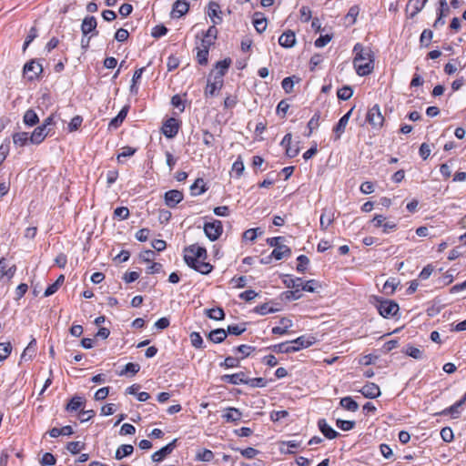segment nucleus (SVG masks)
<instances>
[{
	"label": "nucleus",
	"instance_id": "f257e3e1",
	"mask_svg": "<svg viewBox=\"0 0 466 466\" xmlns=\"http://www.w3.org/2000/svg\"><path fill=\"white\" fill-rule=\"evenodd\" d=\"M207 257V249L197 244L184 248L185 263L203 275H208L213 270V266L208 262H205Z\"/></svg>",
	"mask_w": 466,
	"mask_h": 466
},
{
	"label": "nucleus",
	"instance_id": "f03ea898",
	"mask_svg": "<svg viewBox=\"0 0 466 466\" xmlns=\"http://www.w3.org/2000/svg\"><path fill=\"white\" fill-rule=\"evenodd\" d=\"M353 52L355 53L353 64L358 75H369L373 69V55L371 50L363 47L360 44H356Z\"/></svg>",
	"mask_w": 466,
	"mask_h": 466
},
{
	"label": "nucleus",
	"instance_id": "7ed1b4c3",
	"mask_svg": "<svg viewBox=\"0 0 466 466\" xmlns=\"http://www.w3.org/2000/svg\"><path fill=\"white\" fill-rule=\"evenodd\" d=\"M231 65L230 58H225L224 60L217 62L214 69L210 72L207 87H217L218 84L222 83V77L227 73L228 67Z\"/></svg>",
	"mask_w": 466,
	"mask_h": 466
},
{
	"label": "nucleus",
	"instance_id": "20e7f679",
	"mask_svg": "<svg viewBox=\"0 0 466 466\" xmlns=\"http://www.w3.org/2000/svg\"><path fill=\"white\" fill-rule=\"evenodd\" d=\"M376 300L378 311L383 318L393 317L399 310V305L393 300L380 299H376Z\"/></svg>",
	"mask_w": 466,
	"mask_h": 466
},
{
	"label": "nucleus",
	"instance_id": "39448f33",
	"mask_svg": "<svg viewBox=\"0 0 466 466\" xmlns=\"http://www.w3.org/2000/svg\"><path fill=\"white\" fill-rule=\"evenodd\" d=\"M43 73V66L38 59H32L24 66V77L28 80H34Z\"/></svg>",
	"mask_w": 466,
	"mask_h": 466
},
{
	"label": "nucleus",
	"instance_id": "423d86ee",
	"mask_svg": "<svg viewBox=\"0 0 466 466\" xmlns=\"http://www.w3.org/2000/svg\"><path fill=\"white\" fill-rule=\"evenodd\" d=\"M366 120L375 129H380L382 127L384 123V116H382L380 106L378 104H375L368 110Z\"/></svg>",
	"mask_w": 466,
	"mask_h": 466
},
{
	"label": "nucleus",
	"instance_id": "0eeeda50",
	"mask_svg": "<svg viewBox=\"0 0 466 466\" xmlns=\"http://www.w3.org/2000/svg\"><path fill=\"white\" fill-rule=\"evenodd\" d=\"M204 232L207 238L211 240L215 241L219 238V237L223 233V226L221 221L214 219L211 222H206L204 224Z\"/></svg>",
	"mask_w": 466,
	"mask_h": 466
},
{
	"label": "nucleus",
	"instance_id": "6e6552de",
	"mask_svg": "<svg viewBox=\"0 0 466 466\" xmlns=\"http://www.w3.org/2000/svg\"><path fill=\"white\" fill-rule=\"evenodd\" d=\"M177 439H174L171 442L154 452L151 456L152 461L155 462H160L165 460L177 447Z\"/></svg>",
	"mask_w": 466,
	"mask_h": 466
},
{
	"label": "nucleus",
	"instance_id": "1a4fd4ad",
	"mask_svg": "<svg viewBox=\"0 0 466 466\" xmlns=\"http://www.w3.org/2000/svg\"><path fill=\"white\" fill-rule=\"evenodd\" d=\"M179 129L178 121L174 117L167 119L162 127V133L167 138H173L177 136Z\"/></svg>",
	"mask_w": 466,
	"mask_h": 466
},
{
	"label": "nucleus",
	"instance_id": "9d476101",
	"mask_svg": "<svg viewBox=\"0 0 466 466\" xmlns=\"http://www.w3.org/2000/svg\"><path fill=\"white\" fill-rule=\"evenodd\" d=\"M353 107L350 108L344 116H342L336 124V126L333 127L334 140L340 139L341 135L344 133L346 127L349 123Z\"/></svg>",
	"mask_w": 466,
	"mask_h": 466
},
{
	"label": "nucleus",
	"instance_id": "9b49d317",
	"mask_svg": "<svg viewBox=\"0 0 466 466\" xmlns=\"http://www.w3.org/2000/svg\"><path fill=\"white\" fill-rule=\"evenodd\" d=\"M183 193L177 189H171L165 193L164 199L165 204L168 208H175L178 203L183 200Z\"/></svg>",
	"mask_w": 466,
	"mask_h": 466
},
{
	"label": "nucleus",
	"instance_id": "f8f14e48",
	"mask_svg": "<svg viewBox=\"0 0 466 466\" xmlns=\"http://www.w3.org/2000/svg\"><path fill=\"white\" fill-rule=\"evenodd\" d=\"M97 22L96 17L94 16H86L83 19L81 25V31L83 35L86 36L89 33H92V35H97L98 31L96 30Z\"/></svg>",
	"mask_w": 466,
	"mask_h": 466
},
{
	"label": "nucleus",
	"instance_id": "ddd939ff",
	"mask_svg": "<svg viewBox=\"0 0 466 466\" xmlns=\"http://www.w3.org/2000/svg\"><path fill=\"white\" fill-rule=\"evenodd\" d=\"M189 9V4L187 0H177L172 6L171 16L179 18L186 15Z\"/></svg>",
	"mask_w": 466,
	"mask_h": 466
},
{
	"label": "nucleus",
	"instance_id": "4468645a",
	"mask_svg": "<svg viewBox=\"0 0 466 466\" xmlns=\"http://www.w3.org/2000/svg\"><path fill=\"white\" fill-rule=\"evenodd\" d=\"M427 2L428 0H410L406 5V12L413 18L423 9Z\"/></svg>",
	"mask_w": 466,
	"mask_h": 466
},
{
	"label": "nucleus",
	"instance_id": "2eb2a0df",
	"mask_svg": "<svg viewBox=\"0 0 466 466\" xmlns=\"http://www.w3.org/2000/svg\"><path fill=\"white\" fill-rule=\"evenodd\" d=\"M315 342L316 339L313 336H300L291 341V343L295 344L294 346H292V348H294L295 350V352L302 349H306L313 345Z\"/></svg>",
	"mask_w": 466,
	"mask_h": 466
},
{
	"label": "nucleus",
	"instance_id": "dca6fc26",
	"mask_svg": "<svg viewBox=\"0 0 466 466\" xmlns=\"http://www.w3.org/2000/svg\"><path fill=\"white\" fill-rule=\"evenodd\" d=\"M360 392L364 397L369 398V399H376V398H378L380 395V387L377 384L373 383V382H369V383L365 384L361 388Z\"/></svg>",
	"mask_w": 466,
	"mask_h": 466
},
{
	"label": "nucleus",
	"instance_id": "f3484780",
	"mask_svg": "<svg viewBox=\"0 0 466 466\" xmlns=\"http://www.w3.org/2000/svg\"><path fill=\"white\" fill-rule=\"evenodd\" d=\"M49 130H46L45 126H39L35 128L30 136V143L39 145L47 137Z\"/></svg>",
	"mask_w": 466,
	"mask_h": 466
},
{
	"label": "nucleus",
	"instance_id": "a211bd4d",
	"mask_svg": "<svg viewBox=\"0 0 466 466\" xmlns=\"http://www.w3.org/2000/svg\"><path fill=\"white\" fill-rule=\"evenodd\" d=\"M318 427L322 434L329 440H333L339 436V432L330 427L325 419L319 420Z\"/></svg>",
	"mask_w": 466,
	"mask_h": 466
},
{
	"label": "nucleus",
	"instance_id": "6ab92c4d",
	"mask_svg": "<svg viewBox=\"0 0 466 466\" xmlns=\"http://www.w3.org/2000/svg\"><path fill=\"white\" fill-rule=\"evenodd\" d=\"M222 381L232 384H246L247 377L244 372L240 371L235 374H226L221 377Z\"/></svg>",
	"mask_w": 466,
	"mask_h": 466
},
{
	"label": "nucleus",
	"instance_id": "aec40b11",
	"mask_svg": "<svg viewBox=\"0 0 466 466\" xmlns=\"http://www.w3.org/2000/svg\"><path fill=\"white\" fill-rule=\"evenodd\" d=\"M217 36L218 29L215 26V25H211L206 32L203 39L201 40V46L205 48H209L212 45H214Z\"/></svg>",
	"mask_w": 466,
	"mask_h": 466
},
{
	"label": "nucleus",
	"instance_id": "412c9836",
	"mask_svg": "<svg viewBox=\"0 0 466 466\" xmlns=\"http://www.w3.org/2000/svg\"><path fill=\"white\" fill-rule=\"evenodd\" d=\"M222 418L227 422H238L242 418L241 411L234 407H229L225 410V412L222 414Z\"/></svg>",
	"mask_w": 466,
	"mask_h": 466
},
{
	"label": "nucleus",
	"instance_id": "4be33fe9",
	"mask_svg": "<svg viewBox=\"0 0 466 466\" xmlns=\"http://www.w3.org/2000/svg\"><path fill=\"white\" fill-rule=\"evenodd\" d=\"M296 43L295 33L291 30L284 32L279 38V44L286 48L292 47Z\"/></svg>",
	"mask_w": 466,
	"mask_h": 466
},
{
	"label": "nucleus",
	"instance_id": "5701e85b",
	"mask_svg": "<svg viewBox=\"0 0 466 466\" xmlns=\"http://www.w3.org/2000/svg\"><path fill=\"white\" fill-rule=\"evenodd\" d=\"M86 403V400L81 396H74L67 403L66 410L69 412L76 411L79 409H83Z\"/></svg>",
	"mask_w": 466,
	"mask_h": 466
},
{
	"label": "nucleus",
	"instance_id": "b1692460",
	"mask_svg": "<svg viewBox=\"0 0 466 466\" xmlns=\"http://www.w3.org/2000/svg\"><path fill=\"white\" fill-rule=\"evenodd\" d=\"M253 25L258 33H262L267 28V18L260 12H256L253 16Z\"/></svg>",
	"mask_w": 466,
	"mask_h": 466
},
{
	"label": "nucleus",
	"instance_id": "393cba45",
	"mask_svg": "<svg viewBox=\"0 0 466 466\" xmlns=\"http://www.w3.org/2000/svg\"><path fill=\"white\" fill-rule=\"evenodd\" d=\"M35 351H36V340L35 339H33L27 345V347L24 350V351L21 355V358H20V361L31 360L33 359V357L35 355Z\"/></svg>",
	"mask_w": 466,
	"mask_h": 466
},
{
	"label": "nucleus",
	"instance_id": "a878e982",
	"mask_svg": "<svg viewBox=\"0 0 466 466\" xmlns=\"http://www.w3.org/2000/svg\"><path fill=\"white\" fill-rule=\"evenodd\" d=\"M461 408V406L460 405V403H458L456 401L451 406L444 409L443 410L436 413L435 415H440V416L451 415L452 418L458 419V418H460V416L461 414V411L460 410Z\"/></svg>",
	"mask_w": 466,
	"mask_h": 466
},
{
	"label": "nucleus",
	"instance_id": "bb28decb",
	"mask_svg": "<svg viewBox=\"0 0 466 466\" xmlns=\"http://www.w3.org/2000/svg\"><path fill=\"white\" fill-rule=\"evenodd\" d=\"M226 338L227 332L224 329H213L208 335V339L213 343H221L226 339Z\"/></svg>",
	"mask_w": 466,
	"mask_h": 466
},
{
	"label": "nucleus",
	"instance_id": "cd10ccee",
	"mask_svg": "<svg viewBox=\"0 0 466 466\" xmlns=\"http://www.w3.org/2000/svg\"><path fill=\"white\" fill-rule=\"evenodd\" d=\"M290 255H291V249L284 244L281 246H278L271 252V257L276 258L277 260H280L283 258L289 257Z\"/></svg>",
	"mask_w": 466,
	"mask_h": 466
},
{
	"label": "nucleus",
	"instance_id": "c85d7f7f",
	"mask_svg": "<svg viewBox=\"0 0 466 466\" xmlns=\"http://www.w3.org/2000/svg\"><path fill=\"white\" fill-rule=\"evenodd\" d=\"M220 6L216 2H210L208 4V16L212 19L214 25L221 22L222 18L218 15Z\"/></svg>",
	"mask_w": 466,
	"mask_h": 466
},
{
	"label": "nucleus",
	"instance_id": "c756f323",
	"mask_svg": "<svg viewBox=\"0 0 466 466\" xmlns=\"http://www.w3.org/2000/svg\"><path fill=\"white\" fill-rule=\"evenodd\" d=\"M207 191V187L204 179L199 177L197 178L194 184L190 187V192L192 196H198Z\"/></svg>",
	"mask_w": 466,
	"mask_h": 466
},
{
	"label": "nucleus",
	"instance_id": "7c9ffc66",
	"mask_svg": "<svg viewBox=\"0 0 466 466\" xmlns=\"http://www.w3.org/2000/svg\"><path fill=\"white\" fill-rule=\"evenodd\" d=\"M23 121L28 127H34L39 122V117L35 110L28 109L24 115Z\"/></svg>",
	"mask_w": 466,
	"mask_h": 466
},
{
	"label": "nucleus",
	"instance_id": "2f4dec72",
	"mask_svg": "<svg viewBox=\"0 0 466 466\" xmlns=\"http://www.w3.org/2000/svg\"><path fill=\"white\" fill-rule=\"evenodd\" d=\"M205 314L207 317L214 320H222L225 319L224 309L220 307L208 309L205 310Z\"/></svg>",
	"mask_w": 466,
	"mask_h": 466
},
{
	"label": "nucleus",
	"instance_id": "473e14b6",
	"mask_svg": "<svg viewBox=\"0 0 466 466\" xmlns=\"http://www.w3.org/2000/svg\"><path fill=\"white\" fill-rule=\"evenodd\" d=\"M339 404L343 409L353 412L359 409L358 402L350 396L341 398Z\"/></svg>",
	"mask_w": 466,
	"mask_h": 466
},
{
	"label": "nucleus",
	"instance_id": "72a5a7b5",
	"mask_svg": "<svg viewBox=\"0 0 466 466\" xmlns=\"http://www.w3.org/2000/svg\"><path fill=\"white\" fill-rule=\"evenodd\" d=\"M133 451L134 447L131 444H123L117 448L115 458L116 460H122L124 457L131 455Z\"/></svg>",
	"mask_w": 466,
	"mask_h": 466
},
{
	"label": "nucleus",
	"instance_id": "f704fd0d",
	"mask_svg": "<svg viewBox=\"0 0 466 466\" xmlns=\"http://www.w3.org/2000/svg\"><path fill=\"white\" fill-rule=\"evenodd\" d=\"M64 281H65V276L60 275L53 284L49 285L46 289L44 296L49 297V296L55 294L58 290V289L61 287V285L64 283Z\"/></svg>",
	"mask_w": 466,
	"mask_h": 466
},
{
	"label": "nucleus",
	"instance_id": "c9c22d12",
	"mask_svg": "<svg viewBox=\"0 0 466 466\" xmlns=\"http://www.w3.org/2000/svg\"><path fill=\"white\" fill-rule=\"evenodd\" d=\"M127 114V109L126 107L122 108L116 116L111 119L109 122V128H117L124 121Z\"/></svg>",
	"mask_w": 466,
	"mask_h": 466
},
{
	"label": "nucleus",
	"instance_id": "e433bc0d",
	"mask_svg": "<svg viewBox=\"0 0 466 466\" xmlns=\"http://www.w3.org/2000/svg\"><path fill=\"white\" fill-rule=\"evenodd\" d=\"M272 351L276 353H292L295 352L294 348L292 346L288 345V342H283L276 345H272L268 348Z\"/></svg>",
	"mask_w": 466,
	"mask_h": 466
},
{
	"label": "nucleus",
	"instance_id": "4c0bfd02",
	"mask_svg": "<svg viewBox=\"0 0 466 466\" xmlns=\"http://www.w3.org/2000/svg\"><path fill=\"white\" fill-rule=\"evenodd\" d=\"M13 141L15 145L24 147L28 141H30V137H28V133L26 132L15 133L13 135Z\"/></svg>",
	"mask_w": 466,
	"mask_h": 466
},
{
	"label": "nucleus",
	"instance_id": "58836bf2",
	"mask_svg": "<svg viewBox=\"0 0 466 466\" xmlns=\"http://www.w3.org/2000/svg\"><path fill=\"white\" fill-rule=\"evenodd\" d=\"M319 119H320V112L317 111L314 113V115L312 116V117L310 118V120L308 123L309 133L306 134L307 137H309L312 134L313 130H315L319 127Z\"/></svg>",
	"mask_w": 466,
	"mask_h": 466
},
{
	"label": "nucleus",
	"instance_id": "ea45409f",
	"mask_svg": "<svg viewBox=\"0 0 466 466\" xmlns=\"http://www.w3.org/2000/svg\"><path fill=\"white\" fill-rule=\"evenodd\" d=\"M253 311L259 315H267L268 313H275L279 311L278 308L269 307L268 303H263L254 308Z\"/></svg>",
	"mask_w": 466,
	"mask_h": 466
},
{
	"label": "nucleus",
	"instance_id": "a19ab883",
	"mask_svg": "<svg viewBox=\"0 0 466 466\" xmlns=\"http://www.w3.org/2000/svg\"><path fill=\"white\" fill-rule=\"evenodd\" d=\"M301 278H292L291 276H286V279L283 280L285 286L289 289H300L302 285Z\"/></svg>",
	"mask_w": 466,
	"mask_h": 466
},
{
	"label": "nucleus",
	"instance_id": "79ce46f5",
	"mask_svg": "<svg viewBox=\"0 0 466 466\" xmlns=\"http://www.w3.org/2000/svg\"><path fill=\"white\" fill-rule=\"evenodd\" d=\"M171 105L182 113L185 110L186 99L181 95H175L171 97Z\"/></svg>",
	"mask_w": 466,
	"mask_h": 466
},
{
	"label": "nucleus",
	"instance_id": "37998d69",
	"mask_svg": "<svg viewBox=\"0 0 466 466\" xmlns=\"http://www.w3.org/2000/svg\"><path fill=\"white\" fill-rule=\"evenodd\" d=\"M403 352L415 360H421L423 357V351L411 345H408Z\"/></svg>",
	"mask_w": 466,
	"mask_h": 466
},
{
	"label": "nucleus",
	"instance_id": "c03bdc74",
	"mask_svg": "<svg viewBox=\"0 0 466 466\" xmlns=\"http://www.w3.org/2000/svg\"><path fill=\"white\" fill-rule=\"evenodd\" d=\"M334 216L333 214H328L326 210H324L320 216V228L322 230H326L328 227L333 222Z\"/></svg>",
	"mask_w": 466,
	"mask_h": 466
},
{
	"label": "nucleus",
	"instance_id": "a18cd8bd",
	"mask_svg": "<svg viewBox=\"0 0 466 466\" xmlns=\"http://www.w3.org/2000/svg\"><path fill=\"white\" fill-rule=\"evenodd\" d=\"M319 287H320V285L316 279H309L305 282L302 280L300 289L308 292H315Z\"/></svg>",
	"mask_w": 466,
	"mask_h": 466
},
{
	"label": "nucleus",
	"instance_id": "49530a36",
	"mask_svg": "<svg viewBox=\"0 0 466 466\" xmlns=\"http://www.w3.org/2000/svg\"><path fill=\"white\" fill-rule=\"evenodd\" d=\"M245 330H246V324L243 323L241 325H229V326H228V329H227L226 332H227V335L229 334V335L239 336L242 333H244Z\"/></svg>",
	"mask_w": 466,
	"mask_h": 466
},
{
	"label": "nucleus",
	"instance_id": "de8ad7c7",
	"mask_svg": "<svg viewBox=\"0 0 466 466\" xmlns=\"http://www.w3.org/2000/svg\"><path fill=\"white\" fill-rule=\"evenodd\" d=\"M433 33L430 29H424L420 37V43L422 46L428 47L431 42Z\"/></svg>",
	"mask_w": 466,
	"mask_h": 466
},
{
	"label": "nucleus",
	"instance_id": "09e8293b",
	"mask_svg": "<svg viewBox=\"0 0 466 466\" xmlns=\"http://www.w3.org/2000/svg\"><path fill=\"white\" fill-rule=\"evenodd\" d=\"M189 337H190L191 344L194 348H196V349H204L205 348L203 339L198 332L194 331L190 334Z\"/></svg>",
	"mask_w": 466,
	"mask_h": 466
},
{
	"label": "nucleus",
	"instance_id": "8fccbe9b",
	"mask_svg": "<svg viewBox=\"0 0 466 466\" xmlns=\"http://www.w3.org/2000/svg\"><path fill=\"white\" fill-rule=\"evenodd\" d=\"M297 260H298V265H297V271L299 272V273H304L307 269V267L309 266V259L307 256L305 255H299L298 258H297Z\"/></svg>",
	"mask_w": 466,
	"mask_h": 466
},
{
	"label": "nucleus",
	"instance_id": "3c124183",
	"mask_svg": "<svg viewBox=\"0 0 466 466\" xmlns=\"http://www.w3.org/2000/svg\"><path fill=\"white\" fill-rule=\"evenodd\" d=\"M139 370H140L139 364L129 362L125 366L124 370H121L119 375L123 376V375H127L128 373H130L131 375H135L139 371Z\"/></svg>",
	"mask_w": 466,
	"mask_h": 466
},
{
	"label": "nucleus",
	"instance_id": "603ef678",
	"mask_svg": "<svg viewBox=\"0 0 466 466\" xmlns=\"http://www.w3.org/2000/svg\"><path fill=\"white\" fill-rule=\"evenodd\" d=\"M209 48H205L202 46L198 47L197 59L200 65H206L208 63Z\"/></svg>",
	"mask_w": 466,
	"mask_h": 466
},
{
	"label": "nucleus",
	"instance_id": "864d4df0",
	"mask_svg": "<svg viewBox=\"0 0 466 466\" xmlns=\"http://www.w3.org/2000/svg\"><path fill=\"white\" fill-rule=\"evenodd\" d=\"M67 451L72 454H77L85 449V443H82L80 441H70L66 445Z\"/></svg>",
	"mask_w": 466,
	"mask_h": 466
},
{
	"label": "nucleus",
	"instance_id": "5fc2aeb1",
	"mask_svg": "<svg viewBox=\"0 0 466 466\" xmlns=\"http://www.w3.org/2000/svg\"><path fill=\"white\" fill-rule=\"evenodd\" d=\"M246 384L252 388H264L267 386V380L264 378H247Z\"/></svg>",
	"mask_w": 466,
	"mask_h": 466
},
{
	"label": "nucleus",
	"instance_id": "6e6d98bb",
	"mask_svg": "<svg viewBox=\"0 0 466 466\" xmlns=\"http://www.w3.org/2000/svg\"><path fill=\"white\" fill-rule=\"evenodd\" d=\"M301 79L299 76H291L285 77L281 82V87H293L295 85H299Z\"/></svg>",
	"mask_w": 466,
	"mask_h": 466
},
{
	"label": "nucleus",
	"instance_id": "4d7b16f0",
	"mask_svg": "<svg viewBox=\"0 0 466 466\" xmlns=\"http://www.w3.org/2000/svg\"><path fill=\"white\" fill-rule=\"evenodd\" d=\"M83 123V117L81 116H74L67 126V129L69 132L76 131Z\"/></svg>",
	"mask_w": 466,
	"mask_h": 466
},
{
	"label": "nucleus",
	"instance_id": "13d9d810",
	"mask_svg": "<svg viewBox=\"0 0 466 466\" xmlns=\"http://www.w3.org/2000/svg\"><path fill=\"white\" fill-rule=\"evenodd\" d=\"M239 366V359L236 357L228 356L225 359L223 362L220 363V367H224L226 369L229 368H237Z\"/></svg>",
	"mask_w": 466,
	"mask_h": 466
},
{
	"label": "nucleus",
	"instance_id": "bf43d9fd",
	"mask_svg": "<svg viewBox=\"0 0 466 466\" xmlns=\"http://www.w3.org/2000/svg\"><path fill=\"white\" fill-rule=\"evenodd\" d=\"M355 424L356 423L354 420H345L339 419L336 421L337 427L345 431L352 430L355 427Z\"/></svg>",
	"mask_w": 466,
	"mask_h": 466
},
{
	"label": "nucleus",
	"instance_id": "052dcab7",
	"mask_svg": "<svg viewBox=\"0 0 466 466\" xmlns=\"http://www.w3.org/2000/svg\"><path fill=\"white\" fill-rule=\"evenodd\" d=\"M12 351V346L10 342L0 343V361L5 360Z\"/></svg>",
	"mask_w": 466,
	"mask_h": 466
},
{
	"label": "nucleus",
	"instance_id": "680f3d73",
	"mask_svg": "<svg viewBox=\"0 0 466 466\" xmlns=\"http://www.w3.org/2000/svg\"><path fill=\"white\" fill-rule=\"evenodd\" d=\"M233 350L237 351L238 353H241L242 354L241 359H244V358L249 356L250 353L255 350V348L252 346H249V345L242 344V345L236 347Z\"/></svg>",
	"mask_w": 466,
	"mask_h": 466
},
{
	"label": "nucleus",
	"instance_id": "e2e57ef3",
	"mask_svg": "<svg viewBox=\"0 0 466 466\" xmlns=\"http://www.w3.org/2000/svg\"><path fill=\"white\" fill-rule=\"evenodd\" d=\"M235 451H238L241 455L247 459H253L259 451L252 447H248L246 449H234Z\"/></svg>",
	"mask_w": 466,
	"mask_h": 466
},
{
	"label": "nucleus",
	"instance_id": "0e129e2a",
	"mask_svg": "<svg viewBox=\"0 0 466 466\" xmlns=\"http://www.w3.org/2000/svg\"><path fill=\"white\" fill-rule=\"evenodd\" d=\"M129 217V209L127 207H118L114 210V218L120 220L127 219Z\"/></svg>",
	"mask_w": 466,
	"mask_h": 466
},
{
	"label": "nucleus",
	"instance_id": "69168bd1",
	"mask_svg": "<svg viewBox=\"0 0 466 466\" xmlns=\"http://www.w3.org/2000/svg\"><path fill=\"white\" fill-rule=\"evenodd\" d=\"M56 462V457L50 452H46L40 461L42 466H52L55 465Z\"/></svg>",
	"mask_w": 466,
	"mask_h": 466
},
{
	"label": "nucleus",
	"instance_id": "338daca9",
	"mask_svg": "<svg viewBox=\"0 0 466 466\" xmlns=\"http://www.w3.org/2000/svg\"><path fill=\"white\" fill-rule=\"evenodd\" d=\"M441 437L445 442H451L453 440V431L450 427H444L441 431Z\"/></svg>",
	"mask_w": 466,
	"mask_h": 466
},
{
	"label": "nucleus",
	"instance_id": "774afa93",
	"mask_svg": "<svg viewBox=\"0 0 466 466\" xmlns=\"http://www.w3.org/2000/svg\"><path fill=\"white\" fill-rule=\"evenodd\" d=\"M167 33V28L165 25H156L152 29L151 35L155 38H158V37L165 35Z\"/></svg>",
	"mask_w": 466,
	"mask_h": 466
}]
</instances>
